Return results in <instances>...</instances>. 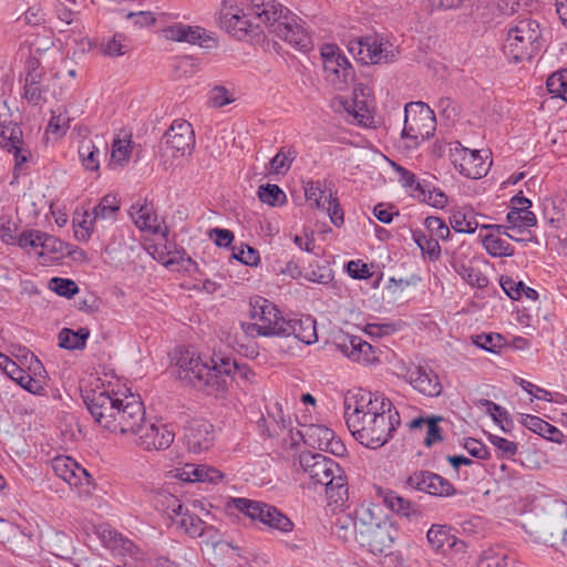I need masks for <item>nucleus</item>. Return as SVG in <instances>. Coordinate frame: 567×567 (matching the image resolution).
Returning <instances> with one entry per match:
<instances>
[{
    "mask_svg": "<svg viewBox=\"0 0 567 567\" xmlns=\"http://www.w3.org/2000/svg\"><path fill=\"white\" fill-rule=\"evenodd\" d=\"M346 424L351 435L368 449H379L393 436L401 419L383 395L360 390L344 400Z\"/></svg>",
    "mask_w": 567,
    "mask_h": 567,
    "instance_id": "f257e3e1",
    "label": "nucleus"
},
{
    "mask_svg": "<svg viewBox=\"0 0 567 567\" xmlns=\"http://www.w3.org/2000/svg\"><path fill=\"white\" fill-rule=\"evenodd\" d=\"M176 375L179 380L204 391L208 395H221L227 391L228 373L233 364L202 357L188 350L175 353Z\"/></svg>",
    "mask_w": 567,
    "mask_h": 567,
    "instance_id": "f03ea898",
    "label": "nucleus"
},
{
    "mask_svg": "<svg viewBox=\"0 0 567 567\" xmlns=\"http://www.w3.org/2000/svg\"><path fill=\"white\" fill-rule=\"evenodd\" d=\"M299 465L315 484L326 486L330 502L338 504L348 498L347 477L336 461L320 453L302 452Z\"/></svg>",
    "mask_w": 567,
    "mask_h": 567,
    "instance_id": "7ed1b4c3",
    "label": "nucleus"
},
{
    "mask_svg": "<svg viewBox=\"0 0 567 567\" xmlns=\"http://www.w3.org/2000/svg\"><path fill=\"white\" fill-rule=\"evenodd\" d=\"M359 540L361 547L372 554H385L392 547L394 534L393 524L382 516V509L374 504L360 506Z\"/></svg>",
    "mask_w": 567,
    "mask_h": 567,
    "instance_id": "20e7f679",
    "label": "nucleus"
},
{
    "mask_svg": "<svg viewBox=\"0 0 567 567\" xmlns=\"http://www.w3.org/2000/svg\"><path fill=\"white\" fill-rule=\"evenodd\" d=\"M539 23L532 18H524L513 24L507 32L504 53L511 62L529 61L540 50Z\"/></svg>",
    "mask_w": 567,
    "mask_h": 567,
    "instance_id": "39448f33",
    "label": "nucleus"
},
{
    "mask_svg": "<svg viewBox=\"0 0 567 567\" xmlns=\"http://www.w3.org/2000/svg\"><path fill=\"white\" fill-rule=\"evenodd\" d=\"M251 322H241L243 331L250 337H278L285 332V318L275 303L262 297L250 300Z\"/></svg>",
    "mask_w": 567,
    "mask_h": 567,
    "instance_id": "423d86ee",
    "label": "nucleus"
},
{
    "mask_svg": "<svg viewBox=\"0 0 567 567\" xmlns=\"http://www.w3.org/2000/svg\"><path fill=\"white\" fill-rule=\"evenodd\" d=\"M349 52L362 64H388L399 56V47L380 33L358 37L348 42Z\"/></svg>",
    "mask_w": 567,
    "mask_h": 567,
    "instance_id": "0eeeda50",
    "label": "nucleus"
},
{
    "mask_svg": "<svg viewBox=\"0 0 567 567\" xmlns=\"http://www.w3.org/2000/svg\"><path fill=\"white\" fill-rule=\"evenodd\" d=\"M56 74L47 73L35 58H31L25 64V78L23 85V99L33 106H40L54 96Z\"/></svg>",
    "mask_w": 567,
    "mask_h": 567,
    "instance_id": "6e6552de",
    "label": "nucleus"
},
{
    "mask_svg": "<svg viewBox=\"0 0 567 567\" xmlns=\"http://www.w3.org/2000/svg\"><path fill=\"white\" fill-rule=\"evenodd\" d=\"M231 504L238 512L269 528L281 533H290L293 529L291 519L272 505L244 497L233 498Z\"/></svg>",
    "mask_w": 567,
    "mask_h": 567,
    "instance_id": "1a4fd4ad",
    "label": "nucleus"
},
{
    "mask_svg": "<svg viewBox=\"0 0 567 567\" xmlns=\"http://www.w3.org/2000/svg\"><path fill=\"white\" fill-rule=\"evenodd\" d=\"M434 112L423 102H410L404 107L403 137L415 142L429 140L435 132Z\"/></svg>",
    "mask_w": 567,
    "mask_h": 567,
    "instance_id": "9d476101",
    "label": "nucleus"
},
{
    "mask_svg": "<svg viewBox=\"0 0 567 567\" xmlns=\"http://www.w3.org/2000/svg\"><path fill=\"white\" fill-rule=\"evenodd\" d=\"M145 421V408L138 395L127 392L118 393L116 415L112 421L113 433L133 434Z\"/></svg>",
    "mask_w": 567,
    "mask_h": 567,
    "instance_id": "9b49d317",
    "label": "nucleus"
},
{
    "mask_svg": "<svg viewBox=\"0 0 567 567\" xmlns=\"http://www.w3.org/2000/svg\"><path fill=\"white\" fill-rule=\"evenodd\" d=\"M272 32L281 40L299 51H308L312 47V40L301 21L288 10L284 9L282 18L270 23Z\"/></svg>",
    "mask_w": 567,
    "mask_h": 567,
    "instance_id": "f8f14e48",
    "label": "nucleus"
},
{
    "mask_svg": "<svg viewBox=\"0 0 567 567\" xmlns=\"http://www.w3.org/2000/svg\"><path fill=\"white\" fill-rule=\"evenodd\" d=\"M135 443L145 451L166 450L175 439V432L169 425L163 423H147L144 421L136 432Z\"/></svg>",
    "mask_w": 567,
    "mask_h": 567,
    "instance_id": "ddd939ff",
    "label": "nucleus"
},
{
    "mask_svg": "<svg viewBox=\"0 0 567 567\" xmlns=\"http://www.w3.org/2000/svg\"><path fill=\"white\" fill-rule=\"evenodd\" d=\"M52 470L56 476L70 486L79 488L80 494H90L92 478L89 472L70 456L60 455L52 460Z\"/></svg>",
    "mask_w": 567,
    "mask_h": 567,
    "instance_id": "4468645a",
    "label": "nucleus"
},
{
    "mask_svg": "<svg viewBox=\"0 0 567 567\" xmlns=\"http://www.w3.org/2000/svg\"><path fill=\"white\" fill-rule=\"evenodd\" d=\"M305 195L308 200L315 202L317 208L327 212L334 226L339 227L343 224V212L340 208L338 198L332 189L327 187L326 182H306Z\"/></svg>",
    "mask_w": 567,
    "mask_h": 567,
    "instance_id": "2eb2a0df",
    "label": "nucleus"
},
{
    "mask_svg": "<svg viewBox=\"0 0 567 567\" xmlns=\"http://www.w3.org/2000/svg\"><path fill=\"white\" fill-rule=\"evenodd\" d=\"M450 157L455 168L468 178L478 179L485 176L489 169V164L485 162L478 151L468 150L460 142H455L451 147Z\"/></svg>",
    "mask_w": 567,
    "mask_h": 567,
    "instance_id": "dca6fc26",
    "label": "nucleus"
},
{
    "mask_svg": "<svg viewBox=\"0 0 567 567\" xmlns=\"http://www.w3.org/2000/svg\"><path fill=\"white\" fill-rule=\"evenodd\" d=\"M118 393L120 391L114 390L94 391L85 399V404L94 421L110 432L113 429L110 421L116 415Z\"/></svg>",
    "mask_w": 567,
    "mask_h": 567,
    "instance_id": "f3484780",
    "label": "nucleus"
},
{
    "mask_svg": "<svg viewBox=\"0 0 567 567\" xmlns=\"http://www.w3.org/2000/svg\"><path fill=\"white\" fill-rule=\"evenodd\" d=\"M406 484L416 491L433 496L449 497L456 494L455 487L449 480L430 471H416L412 473L408 477Z\"/></svg>",
    "mask_w": 567,
    "mask_h": 567,
    "instance_id": "a211bd4d",
    "label": "nucleus"
},
{
    "mask_svg": "<svg viewBox=\"0 0 567 567\" xmlns=\"http://www.w3.org/2000/svg\"><path fill=\"white\" fill-rule=\"evenodd\" d=\"M306 444L321 451L340 456L346 452V446L334 432L321 424H311L301 432Z\"/></svg>",
    "mask_w": 567,
    "mask_h": 567,
    "instance_id": "6ab92c4d",
    "label": "nucleus"
},
{
    "mask_svg": "<svg viewBox=\"0 0 567 567\" xmlns=\"http://www.w3.org/2000/svg\"><path fill=\"white\" fill-rule=\"evenodd\" d=\"M163 33L167 40L172 41L188 42L205 48H213L217 45L216 39L200 27L175 23L165 28Z\"/></svg>",
    "mask_w": 567,
    "mask_h": 567,
    "instance_id": "aec40b11",
    "label": "nucleus"
},
{
    "mask_svg": "<svg viewBox=\"0 0 567 567\" xmlns=\"http://www.w3.org/2000/svg\"><path fill=\"white\" fill-rule=\"evenodd\" d=\"M165 140L175 155L190 154L195 145L194 130L187 121L176 120L165 133Z\"/></svg>",
    "mask_w": 567,
    "mask_h": 567,
    "instance_id": "412c9836",
    "label": "nucleus"
},
{
    "mask_svg": "<svg viewBox=\"0 0 567 567\" xmlns=\"http://www.w3.org/2000/svg\"><path fill=\"white\" fill-rule=\"evenodd\" d=\"M214 427L206 420H192L185 429V441L192 453L207 451L214 443Z\"/></svg>",
    "mask_w": 567,
    "mask_h": 567,
    "instance_id": "4be33fe9",
    "label": "nucleus"
},
{
    "mask_svg": "<svg viewBox=\"0 0 567 567\" xmlns=\"http://www.w3.org/2000/svg\"><path fill=\"white\" fill-rule=\"evenodd\" d=\"M17 245L27 250V251H35L40 256L44 255V250L49 252H56L60 250L62 243L41 230L30 229L23 230L17 238Z\"/></svg>",
    "mask_w": 567,
    "mask_h": 567,
    "instance_id": "5701e85b",
    "label": "nucleus"
},
{
    "mask_svg": "<svg viewBox=\"0 0 567 567\" xmlns=\"http://www.w3.org/2000/svg\"><path fill=\"white\" fill-rule=\"evenodd\" d=\"M409 383L420 393L436 398L442 393L443 386L439 375L431 369L417 365L406 373Z\"/></svg>",
    "mask_w": 567,
    "mask_h": 567,
    "instance_id": "b1692460",
    "label": "nucleus"
},
{
    "mask_svg": "<svg viewBox=\"0 0 567 567\" xmlns=\"http://www.w3.org/2000/svg\"><path fill=\"white\" fill-rule=\"evenodd\" d=\"M21 144L22 131L18 123L11 121L7 115H0V146L12 152L18 163L27 161Z\"/></svg>",
    "mask_w": 567,
    "mask_h": 567,
    "instance_id": "393cba45",
    "label": "nucleus"
},
{
    "mask_svg": "<svg viewBox=\"0 0 567 567\" xmlns=\"http://www.w3.org/2000/svg\"><path fill=\"white\" fill-rule=\"evenodd\" d=\"M338 348L346 357L354 362L371 364L378 361L374 348L361 337H347L341 343H338Z\"/></svg>",
    "mask_w": 567,
    "mask_h": 567,
    "instance_id": "a878e982",
    "label": "nucleus"
},
{
    "mask_svg": "<svg viewBox=\"0 0 567 567\" xmlns=\"http://www.w3.org/2000/svg\"><path fill=\"white\" fill-rule=\"evenodd\" d=\"M219 24L233 37L244 39L251 27L250 21L240 10H234L233 6H228L226 0L223 1V8L219 14Z\"/></svg>",
    "mask_w": 567,
    "mask_h": 567,
    "instance_id": "bb28decb",
    "label": "nucleus"
},
{
    "mask_svg": "<svg viewBox=\"0 0 567 567\" xmlns=\"http://www.w3.org/2000/svg\"><path fill=\"white\" fill-rule=\"evenodd\" d=\"M284 329L285 332L280 338L293 336L297 340L306 344H312L318 340L317 321L311 316L298 319H286Z\"/></svg>",
    "mask_w": 567,
    "mask_h": 567,
    "instance_id": "cd10ccee",
    "label": "nucleus"
},
{
    "mask_svg": "<svg viewBox=\"0 0 567 567\" xmlns=\"http://www.w3.org/2000/svg\"><path fill=\"white\" fill-rule=\"evenodd\" d=\"M130 215L138 229L150 231L154 235L159 234L163 237L166 236L168 231L167 227H162L152 206L140 203L133 204L130 209Z\"/></svg>",
    "mask_w": 567,
    "mask_h": 567,
    "instance_id": "c85d7f7f",
    "label": "nucleus"
},
{
    "mask_svg": "<svg viewBox=\"0 0 567 567\" xmlns=\"http://www.w3.org/2000/svg\"><path fill=\"white\" fill-rule=\"evenodd\" d=\"M360 507L355 509L354 515L340 514L334 522L336 535L346 543L359 540Z\"/></svg>",
    "mask_w": 567,
    "mask_h": 567,
    "instance_id": "c756f323",
    "label": "nucleus"
},
{
    "mask_svg": "<svg viewBox=\"0 0 567 567\" xmlns=\"http://www.w3.org/2000/svg\"><path fill=\"white\" fill-rule=\"evenodd\" d=\"M377 494L382 499L383 504L392 512L408 518L419 515V511L413 505V503L401 497L394 491L379 487Z\"/></svg>",
    "mask_w": 567,
    "mask_h": 567,
    "instance_id": "7c9ffc66",
    "label": "nucleus"
},
{
    "mask_svg": "<svg viewBox=\"0 0 567 567\" xmlns=\"http://www.w3.org/2000/svg\"><path fill=\"white\" fill-rule=\"evenodd\" d=\"M284 7L274 0H250L249 14L255 16L260 22L270 24L282 18Z\"/></svg>",
    "mask_w": 567,
    "mask_h": 567,
    "instance_id": "2f4dec72",
    "label": "nucleus"
},
{
    "mask_svg": "<svg viewBox=\"0 0 567 567\" xmlns=\"http://www.w3.org/2000/svg\"><path fill=\"white\" fill-rule=\"evenodd\" d=\"M443 421L441 416L430 417H415L408 423L411 431L426 429V435L424 437V444L432 446L435 443L443 441L442 429L439 426V422Z\"/></svg>",
    "mask_w": 567,
    "mask_h": 567,
    "instance_id": "473e14b6",
    "label": "nucleus"
},
{
    "mask_svg": "<svg viewBox=\"0 0 567 567\" xmlns=\"http://www.w3.org/2000/svg\"><path fill=\"white\" fill-rule=\"evenodd\" d=\"M172 524L190 537H199L206 529V523L197 515L189 513V511L184 506L177 514H175V517L172 519Z\"/></svg>",
    "mask_w": 567,
    "mask_h": 567,
    "instance_id": "72a5a7b5",
    "label": "nucleus"
},
{
    "mask_svg": "<svg viewBox=\"0 0 567 567\" xmlns=\"http://www.w3.org/2000/svg\"><path fill=\"white\" fill-rule=\"evenodd\" d=\"M520 423L532 432L553 442H560L563 436L561 432L556 426L536 415L522 414Z\"/></svg>",
    "mask_w": 567,
    "mask_h": 567,
    "instance_id": "f704fd0d",
    "label": "nucleus"
},
{
    "mask_svg": "<svg viewBox=\"0 0 567 567\" xmlns=\"http://www.w3.org/2000/svg\"><path fill=\"white\" fill-rule=\"evenodd\" d=\"M179 477L187 482L216 483L223 477V474L220 471L207 465L187 464L179 473Z\"/></svg>",
    "mask_w": 567,
    "mask_h": 567,
    "instance_id": "c9c22d12",
    "label": "nucleus"
},
{
    "mask_svg": "<svg viewBox=\"0 0 567 567\" xmlns=\"http://www.w3.org/2000/svg\"><path fill=\"white\" fill-rule=\"evenodd\" d=\"M415 190L414 198L434 208H444L447 204L445 193L440 188L431 187L426 181H423L422 184H416Z\"/></svg>",
    "mask_w": 567,
    "mask_h": 567,
    "instance_id": "e433bc0d",
    "label": "nucleus"
},
{
    "mask_svg": "<svg viewBox=\"0 0 567 567\" xmlns=\"http://www.w3.org/2000/svg\"><path fill=\"white\" fill-rule=\"evenodd\" d=\"M509 227L518 233L536 226L537 218L532 210H526V207H511L506 215Z\"/></svg>",
    "mask_w": 567,
    "mask_h": 567,
    "instance_id": "4c0bfd02",
    "label": "nucleus"
},
{
    "mask_svg": "<svg viewBox=\"0 0 567 567\" xmlns=\"http://www.w3.org/2000/svg\"><path fill=\"white\" fill-rule=\"evenodd\" d=\"M89 337L90 330L85 327H82L76 331L63 328L59 332V346L68 350L84 349Z\"/></svg>",
    "mask_w": 567,
    "mask_h": 567,
    "instance_id": "58836bf2",
    "label": "nucleus"
},
{
    "mask_svg": "<svg viewBox=\"0 0 567 567\" xmlns=\"http://www.w3.org/2000/svg\"><path fill=\"white\" fill-rule=\"evenodd\" d=\"M451 227L456 233L474 234L478 228V223L472 210L455 209L450 216Z\"/></svg>",
    "mask_w": 567,
    "mask_h": 567,
    "instance_id": "ea45409f",
    "label": "nucleus"
},
{
    "mask_svg": "<svg viewBox=\"0 0 567 567\" xmlns=\"http://www.w3.org/2000/svg\"><path fill=\"white\" fill-rule=\"evenodd\" d=\"M297 157V151L292 146H282L269 163V173L274 175H286L292 162Z\"/></svg>",
    "mask_w": 567,
    "mask_h": 567,
    "instance_id": "a19ab883",
    "label": "nucleus"
},
{
    "mask_svg": "<svg viewBox=\"0 0 567 567\" xmlns=\"http://www.w3.org/2000/svg\"><path fill=\"white\" fill-rule=\"evenodd\" d=\"M79 156L86 171L99 172L101 151L92 140H83L81 142Z\"/></svg>",
    "mask_w": 567,
    "mask_h": 567,
    "instance_id": "79ce46f5",
    "label": "nucleus"
},
{
    "mask_svg": "<svg viewBox=\"0 0 567 567\" xmlns=\"http://www.w3.org/2000/svg\"><path fill=\"white\" fill-rule=\"evenodd\" d=\"M477 567H515V559L501 549L489 548L480 556Z\"/></svg>",
    "mask_w": 567,
    "mask_h": 567,
    "instance_id": "37998d69",
    "label": "nucleus"
},
{
    "mask_svg": "<svg viewBox=\"0 0 567 567\" xmlns=\"http://www.w3.org/2000/svg\"><path fill=\"white\" fill-rule=\"evenodd\" d=\"M323 70L328 76L334 75L344 84L352 80L353 76L351 63L343 54L337 55L336 59L324 62Z\"/></svg>",
    "mask_w": 567,
    "mask_h": 567,
    "instance_id": "c03bdc74",
    "label": "nucleus"
},
{
    "mask_svg": "<svg viewBox=\"0 0 567 567\" xmlns=\"http://www.w3.org/2000/svg\"><path fill=\"white\" fill-rule=\"evenodd\" d=\"M482 244L485 250L493 257H509L514 255V247L498 235H485Z\"/></svg>",
    "mask_w": 567,
    "mask_h": 567,
    "instance_id": "a18cd8bd",
    "label": "nucleus"
},
{
    "mask_svg": "<svg viewBox=\"0 0 567 567\" xmlns=\"http://www.w3.org/2000/svg\"><path fill=\"white\" fill-rule=\"evenodd\" d=\"M120 210V200L114 195H105L100 203L93 208L92 215L94 219L110 220L116 219Z\"/></svg>",
    "mask_w": 567,
    "mask_h": 567,
    "instance_id": "49530a36",
    "label": "nucleus"
},
{
    "mask_svg": "<svg viewBox=\"0 0 567 567\" xmlns=\"http://www.w3.org/2000/svg\"><path fill=\"white\" fill-rule=\"evenodd\" d=\"M155 507L163 512L171 520L184 506L175 495L161 491L154 497Z\"/></svg>",
    "mask_w": 567,
    "mask_h": 567,
    "instance_id": "de8ad7c7",
    "label": "nucleus"
},
{
    "mask_svg": "<svg viewBox=\"0 0 567 567\" xmlns=\"http://www.w3.org/2000/svg\"><path fill=\"white\" fill-rule=\"evenodd\" d=\"M413 239L424 256L430 260H437L441 256L439 239L427 236L422 230L413 231Z\"/></svg>",
    "mask_w": 567,
    "mask_h": 567,
    "instance_id": "09e8293b",
    "label": "nucleus"
},
{
    "mask_svg": "<svg viewBox=\"0 0 567 567\" xmlns=\"http://www.w3.org/2000/svg\"><path fill=\"white\" fill-rule=\"evenodd\" d=\"M426 538L434 550H443L446 545L450 547L454 545L450 529L444 525H433L427 530Z\"/></svg>",
    "mask_w": 567,
    "mask_h": 567,
    "instance_id": "8fccbe9b",
    "label": "nucleus"
},
{
    "mask_svg": "<svg viewBox=\"0 0 567 567\" xmlns=\"http://www.w3.org/2000/svg\"><path fill=\"white\" fill-rule=\"evenodd\" d=\"M259 199L269 206H281L286 203L285 192L276 184L260 185L258 187Z\"/></svg>",
    "mask_w": 567,
    "mask_h": 567,
    "instance_id": "3c124183",
    "label": "nucleus"
},
{
    "mask_svg": "<svg viewBox=\"0 0 567 567\" xmlns=\"http://www.w3.org/2000/svg\"><path fill=\"white\" fill-rule=\"evenodd\" d=\"M132 153L131 148V141L130 140H121L116 138L113 142L112 145V152H111V166H124L127 164L130 156Z\"/></svg>",
    "mask_w": 567,
    "mask_h": 567,
    "instance_id": "603ef678",
    "label": "nucleus"
},
{
    "mask_svg": "<svg viewBox=\"0 0 567 567\" xmlns=\"http://www.w3.org/2000/svg\"><path fill=\"white\" fill-rule=\"evenodd\" d=\"M473 343L485 351L498 353L505 341L499 333H481L473 337Z\"/></svg>",
    "mask_w": 567,
    "mask_h": 567,
    "instance_id": "864d4df0",
    "label": "nucleus"
},
{
    "mask_svg": "<svg viewBox=\"0 0 567 567\" xmlns=\"http://www.w3.org/2000/svg\"><path fill=\"white\" fill-rule=\"evenodd\" d=\"M488 441L496 449L499 458H512L518 452V444L505 437L489 434Z\"/></svg>",
    "mask_w": 567,
    "mask_h": 567,
    "instance_id": "5fc2aeb1",
    "label": "nucleus"
},
{
    "mask_svg": "<svg viewBox=\"0 0 567 567\" xmlns=\"http://www.w3.org/2000/svg\"><path fill=\"white\" fill-rule=\"evenodd\" d=\"M391 166L396 173L398 182L410 193L412 197H414V193H416V184H422L423 181H417L415 174L396 164L395 162H391Z\"/></svg>",
    "mask_w": 567,
    "mask_h": 567,
    "instance_id": "6e6d98bb",
    "label": "nucleus"
},
{
    "mask_svg": "<svg viewBox=\"0 0 567 567\" xmlns=\"http://www.w3.org/2000/svg\"><path fill=\"white\" fill-rule=\"evenodd\" d=\"M458 274L472 287L484 288L488 285V278L475 267L463 265L460 267Z\"/></svg>",
    "mask_w": 567,
    "mask_h": 567,
    "instance_id": "4d7b16f0",
    "label": "nucleus"
},
{
    "mask_svg": "<svg viewBox=\"0 0 567 567\" xmlns=\"http://www.w3.org/2000/svg\"><path fill=\"white\" fill-rule=\"evenodd\" d=\"M424 226L429 230L430 236L436 239L446 240L450 236V228L440 217H426L424 220Z\"/></svg>",
    "mask_w": 567,
    "mask_h": 567,
    "instance_id": "13d9d810",
    "label": "nucleus"
},
{
    "mask_svg": "<svg viewBox=\"0 0 567 567\" xmlns=\"http://www.w3.org/2000/svg\"><path fill=\"white\" fill-rule=\"evenodd\" d=\"M346 110L360 125L368 126L372 122L370 111L362 101L358 102L354 100L351 103H347Z\"/></svg>",
    "mask_w": 567,
    "mask_h": 567,
    "instance_id": "bf43d9fd",
    "label": "nucleus"
},
{
    "mask_svg": "<svg viewBox=\"0 0 567 567\" xmlns=\"http://www.w3.org/2000/svg\"><path fill=\"white\" fill-rule=\"evenodd\" d=\"M233 258L247 266H257L260 260L259 252L250 246L240 245L233 247Z\"/></svg>",
    "mask_w": 567,
    "mask_h": 567,
    "instance_id": "052dcab7",
    "label": "nucleus"
},
{
    "mask_svg": "<svg viewBox=\"0 0 567 567\" xmlns=\"http://www.w3.org/2000/svg\"><path fill=\"white\" fill-rule=\"evenodd\" d=\"M233 93L221 85L214 86L209 92V103L214 107H223L234 102Z\"/></svg>",
    "mask_w": 567,
    "mask_h": 567,
    "instance_id": "680f3d73",
    "label": "nucleus"
},
{
    "mask_svg": "<svg viewBox=\"0 0 567 567\" xmlns=\"http://www.w3.org/2000/svg\"><path fill=\"white\" fill-rule=\"evenodd\" d=\"M50 288L62 297H72L79 290L76 284L71 279L53 278L50 281Z\"/></svg>",
    "mask_w": 567,
    "mask_h": 567,
    "instance_id": "e2e57ef3",
    "label": "nucleus"
},
{
    "mask_svg": "<svg viewBox=\"0 0 567 567\" xmlns=\"http://www.w3.org/2000/svg\"><path fill=\"white\" fill-rule=\"evenodd\" d=\"M220 362H228L229 364H233V368L229 369L228 373L229 381L227 382V388L231 384L235 377L252 382L255 373L246 364H238L237 362L231 361L230 359H220Z\"/></svg>",
    "mask_w": 567,
    "mask_h": 567,
    "instance_id": "0e129e2a",
    "label": "nucleus"
},
{
    "mask_svg": "<svg viewBox=\"0 0 567 567\" xmlns=\"http://www.w3.org/2000/svg\"><path fill=\"white\" fill-rule=\"evenodd\" d=\"M501 286L504 292L513 300H519L523 297L525 285L523 281H517L511 277H502Z\"/></svg>",
    "mask_w": 567,
    "mask_h": 567,
    "instance_id": "69168bd1",
    "label": "nucleus"
},
{
    "mask_svg": "<svg viewBox=\"0 0 567 567\" xmlns=\"http://www.w3.org/2000/svg\"><path fill=\"white\" fill-rule=\"evenodd\" d=\"M546 85L550 94L560 97L567 90V79L563 73H554L547 79Z\"/></svg>",
    "mask_w": 567,
    "mask_h": 567,
    "instance_id": "338daca9",
    "label": "nucleus"
},
{
    "mask_svg": "<svg viewBox=\"0 0 567 567\" xmlns=\"http://www.w3.org/2000/svg\"><path fill=\"white\" fill-rule=\"evenodd\" d=\"M436 107L440 115L447 121L454 122L458 115L457 104L450 97L440 99Z\"/></svg>",
    "mask_w": 567,
    "mask_h": 567,
    "instance_id": "774afa93",
    "label": "nucleus"
}]
</instances>
